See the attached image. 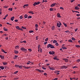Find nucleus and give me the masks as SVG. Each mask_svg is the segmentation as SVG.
<instances>
[{"label": "nucleus", "mask_w": 80, "mask_h": 80, "mask_svg": "<svg viewBox=\"0 0 80 80\" xmlns=\"http://www.w3.org/2000/svg\"><path fill=\"white\" fill-rule=\"evenodd\" d=\"M19 68L20 69H22V66H19Z\"/></svg>", "instance_id": "46"}, {"label": "nucleus", "mask_w": 80, "mask_h": 80, "mask_svg": "<svg viewBox=\"0 0 80 80\" xmlns=\"http://www.w3.org/2000/svg\"><path fill=\"white\" fill-rule=\"evenodd\" d=\"M36 70L38 71V72H39L40 73H42V72H44V71L42 70H40L39 69H36Z\"/></svg>", "instance_id": "4"}, {"label": "nucleus", "mask_w": 80, "mask_h": 80, "mask_svg": "<svg viewBox=\"0 0 80 80\" xmlns=\"http://www.w3.org/2000/svg\"><path fill=\"white\" fill-rule=\"evenodd\" d=\"M49 53L50 54H55V52L54 51H50Z\"/></svg>", "instance_id": "6"}, {"label": "nucleus", "mask_w": 80, "mask_h": 80, "mask_svg": "<svg viewBox=\"0 0 80 80\" xmlns=\"http://www.w3.org/2000/svg\"><path fill=\"white\" fill-rule=\"evenodd\" d=\"M62 49H67V48L65 47H62Z\"/></svg>", "instance_id": "30"}, {"label": "nucleus", "mask_w": 80, "mask_h": 80, "mask_svg": "<svg viewBox=\"0 0 80 80\" xmlns=\"http://www.w3.org/2000/svg\"><path fill=\"white\" fill-rule=\"evenodd\" d=\"M62 25V24L60 22H58L57 24V25L58 27V28H60V26Z\"/></svg>", "instance_id": "2"}, {"label": "nucleus", "mask_w": 80, "mask_h": 80, "mask_svg": "<svg viewBox=\"0 0 80 80\" xmlns=\"http://www.w3.org/2000/svg\"><path fill=\"white\" fill-rule=\"evenodd\" d=\"M32 18V17L30 16H29L28 17V18Z\"/></svg>", "instance_id": "33"}, {"label": "nucleus", "mask_w": 80, "mask_h": 80, "mask_svg": "<svg viewBox=\"0 0 80 80\" xmlns=\"http://www.w3.org/2000/svg\"><path fill=\"white\" fill-rule=\"evenodd\" d=\"M35 26L36 28H38V24H36L35 25Z\"/></svg>", "instance_id": "37"}, {"label": "nucleus", "mask_w": 80, "mask_h": 80, "mask_svg": "<svg viewBox=\"0 0 80 80\" xmlns=\"http://www.w3.org/2000/svg\"><path fill=\"white\" fill-rule=\"evenodd\" d=\"M76 47L77 48H79L80 47V45H76Z\"/></svg>", "instance_id": "31"}, {"label": "nucleus", "mask_w": 80, "mask_h": 80, "mask_svg": "<svg viewBox=\"0 0 80 80\" xmlns=\"http://www.w3.org/2000/svg\"><path fill=\"white\" fill-rule=\"evenodd\" d=\"M68 41L70 42H72V40L71 39H69V40H68Z\"/></svg>", "instance_id": "39"}, {"label": "nucleus", "mask_w": 80, "mask_h": 80, "mask_svg": "<svg viewBox=\"0 0 80 80\" xmlns=\"http://www.w3.org/2000/svg\"><path fill=\"white\" fill-rule=\"evenodd\" d=\"M19 46L18 45H17L15 47V48L17 49H19Z\"/></svg>", "instance_id": "17"}, {"label": "nucleus", "mask_w": 80, "mask_h": 80, "mask_svg": "<svg viewBox=\"0 0 80 80\" xmlns=\"http://www.w3.org/2000/svg\"><path fill=\"white\" fill-rule=\"evenodd\" d=\"M40 3H41V2H36V5H39V4Z\"/></svg>", "instance_id": "28"}, {"label": "nucleus", "mask_w": 80, "mask_h": 80, "mask_svg": "<svg viewBox=\"0 0 80 80\" xmlns=\"http://www.w3.org/2000/svg\"><path fill=\"white\" fill-rule=\"evenodd\" d=\"M57 15L58 16V18H61V17L60 16V14L59 13H58Z\"/></svg>", "instance_id": "18"}, {"label": "nucleus", "mask_w": 80, "mask_h": 80, "mask_svg": "<svg viewBox=\"0 0 80 80\" xmlns=\"http://www.w3.org/2000/svg\"><path fill=\"white\" fill-rule=\"evenodd\" d=\"M72 68H78V67H76V66H74V67H72Z\"/></svg>", "instance_id": "41"}, {"label": "nucleus", "mask_w": 80, "mask_h": 80, "mask_svg": "<svg viewBox=\"0 0 80 80\" xmlns=\"http://www.w3.org/2000/svg\"><path fill=\"white\" fill-rule=\"evenodd\" d=\"M60 8L62 10H64V8H63L62 7H61Z\"/></svg>", "instance_id": "55"}, {"label": "nucleus", "mask_w": 80, "mask_h": 80, "mask_svg": "<svg viewBox=\"0 0 80 80\" xmlns=\"http://www.w3.org/2000/svg\"><path fill=\"white\" fill-rule=\"evenodd\" d=\"M32 63V62H30V61H28V62L27 63V64H28H28H29L30 63Z\"/></svg>", "instance_id": "19"}, {"label": "nucleus", "mask_w": 80, "mask_h": 80, "mask_svg": "<svg viewBox=\"0 0 80 80\" xmlns=\"http://www.w3.org/2000/svg\"><path fill=\"white\" fill-rule=\"evenodd\" d=\"M44 75H45V76H47V74L46 73H44Z\"/></svg>", "instance_id": "59"}, {"label": "nucleus", "mask_w": 80, "mask_h": 80, "mask_svg": "<svg viewBox=\"0 0 80 80\" xmlns=\"http://www.w3.org/2000/svg\"><path fill=\"white\" fill-rule=\"evenodd\" d=\"M49 69H50V70H52V68H51V67H49Z\"/></svg>", "instance_id": "63"}, {"label": "nucleus", "mask_w": 80, "mask_h": 80, "mask_svg": "<svg viewBox=\"0 0 80 80\" xmlns=\"http://www.w3.org/2000/svg\"><path fill=\"white\" fill-rule=\"evenodd\" d=\"M49 10L50 11H53V8H50L49 9Z\"/></svg>", "instance_id": "25"}, {"label": "nucleus", "mask_w": 80, "mask_h": 80, "mask_svg": "<svg viewBox=\"0 0 80 80\" xmlns=\"http://www.w3.org/2000/svg\"><path fill=\"white\" fill-rule=\"evenodd\" d=\"M4 58V56H2L1 57V58L2 59H3Z\"/></svg>", "instance_id": "45"}, {"label": "nucleus", "mask_w": 80, "mask_h": 80, "mask_svg": "<svg viewBox=\"0 0 80 80\" xmlns=\"http://www.w3.org/2000/svg\"><path fill=\"white\" fill-rule=\"evenodd\" d=\"M9 11H12V8H9L8 9Z\"/></svg>", "instance_id": "24"}, {"label": "nucleus", "mask_w": 80, "mask_h": 80, "mask_svg": "<svg viewBox=\"0 0 80 80\" xmlns=\"http://www.w3.org/2000/svg\"><path fill=\"white\" fill-rule=\"evenodd\" d=\"M55 5H58V4H57L56 3H53L51 5V7H53L55 6Z\"/></svg>", "instance_id": "5"}, {"label": "nucleus", "mask_w": 80, "mask_h": 80, "mask_svg": "<svg viewBox=\"0 0 80 80\" xmlns=\"http://www.w3.org/2000/svg\"><path fill=\"white\" fill-rule=\"evenodd\" d=\"M48 39V38H47L46 39H45V41H47Z\"/></svg>", "instance_id": "38"}, {"label": "nucleus", "mask_w": 80, "mask_h": 80, "mask_svg": "<svg viewBox=\"0 0 80 80\" xmlns=\"http://www.w3.org/2000/svg\"><path fill=\"white\" fill-rule=\"evenodd\" d=\"M28 13H31L32 14H34V13L33 11H30L28 12Z\"/></svg>", "instance_id": "16"}, {"label": "nucleus", "mask_w": 80, "mask_h": 80, "mask_svg": "<svg viewBox=\"0 0 80 80\" xmlns=\"http://www.w3.org/2000/svg\"><path fill=\"white\" fill-rule=\"evenodd\" d=\"M22 42H23V43H26V40H24V41H23Z\"/></svg>", "instance_id": "62"}, {"label": "nucleus", "mask_w": 80, "mask_h": 80, "mask_svg": "<svg viewBox=\"0 0 80 80\" xmlns=\"http://www.w3.org/2000/svg\"><path fill=\"white\" fill-rule=\"evenodd\" d=\"M28 16L27 14H25L24 16V17L25 18H28Z\"/></svg>", "instance_id": "27"}, {"label": "nucleus", "mask_w": 80, "mask_h": 80, "mask_svg": "<svg viewBox=\"0 0 80 80\" xmlns=\"http://www.w3.org/2000/svg\"><path fill=\"white\" fill-rule=\"evenodd\" d=\"M59 72H60V71H55L54 73H57L58 74H60V73H59Z\"/></svg>", "instance_id": "8"}, {"label": "nucleus", "mask_w": 80, "mask_h": 80, "mask_svg": "<svg viewBox=\"0 0 80 80\" xmlns=\"http://www.w3.org/2000/svg\"><path fill=\"white\" fill-rule=\"evenodd\" d=\"M1 51L2 52H3V53H7V52L5 51V50H3V49H1Z\"/></svg>", "instance_id": "11"}, {"label": "nucleus", "mask_w": 80, "mask_h": 80, "mask_svg": "<svg viewBox=\"0 0 80 80\" xmlns=\"http://www.w3.org/2000/svg\"><path fill=\"white\" fill-rule=\"evenodd\" d=\"M77 62H80V59H78L77 60Z\"/></svg>", "instance_id": "42"}, {"label": "nucleus", "mask_w": 80, "mask_h": 80, "mask_svg": "<svg viewBox=\"0 0 80 80\" xmlns=\"http://www.w3.org/2000/svg\"><path fill=\"white\" fill-rule=\"evenodd\" d=\"M14 18V17H12L11 18V20L12 21H13Z\"/></svg>", "instance_id": "20"}, {"label": "nucleus", "mask_w": 80, "mask_h": 80, "mask_svg": "<svg viewBox=\"0 0 80 80\" xmlns=\"http://www.w3.org/2000/svg\"><path fill=\"white\" fill-rule=\"evenodd\" d=\"M29 33H32V32H33V31H29Z\"/></svg>", "instance_id": "34"}, {"label": "nucleus", "mask_w": 80, "mask_h": 80, "mask_svg": "<svg viewBox=\"0 0 80 80\" xmlns=\"http://www.w3.org/2000/svg\"><path fill=\"white\" fill-rule=\"evenodd\" d=\"M28 50L29 51V52H31L32 50L31 49H28Z\"/></svg>", "instance_id": "52"}, {"label": "nucleus", "mask_w": 80, "mask_h": 80, "mask_svg": "<svg viewBox=\"0 0 80 80\" xmlns=\"http://www.w3.org/2000/svg\"><path fill=\"white\" fill-rule=\"evenodd\" d=\"M22 28L23 29H26V28L25 27H22Z\"/></svg>", "instance_id": "50"}, {"label": "nucleus", "mask_w": 80, "mask_h": 80, "mask_svg": "<svg viewBox=\"0 0 80 80\" xmlns=\"http://www.w3.org/2000/svg\"><path fill=\"white\" fill-rule=\"evenodd\" d=\"M63 25L66 27H67V25L66 24H65V23H64V22L63 23Z\"/></svg>", "instance_id": "36"}, {"label": "nucleus", "mask_w": 80, "mask_h": 80, "mask_svg": "<svg viewBox=\"0 0 80 80\" xmlns=\"http://www.w3.org/2000/svg\"><path fill=\"white\" fill-rule=\"evenodd\" d=\"M79 9H80L78 7V6H75V8L74 9L75 10H79Z\"/></svg>", "instance_id": "7"}, {"label": "nucleus", "mask_w": 80, "mask_h": 80, "mask_svg": "<svg viewBox=\"0 0 80 80\" xmlns=\"http://www.w3.org/2000/svg\"><path fill=\"white\" fill-rule=\"evenodd\" d=\"M68 68V67L65 66H63L62 67V68H65L66 69Z\"/></svg>", "instance_id": "9"}, {"label": "nucleus", "mask_w": 80, "mask_h": 80, "mask_svg": "<svg viewBox=\"0 0 80 80\" xmlns=\"http://www.w3.org/2000/svg\"><path fill=\"white\" fill-rule=\"evenodd\" d=\"M53 59L54 60H57V61H58L59 60V59H58V58L56 57H55L53 58Z\"/></svg>", "instance_id": "14"}, {"label": "nucleus", "mask_w": 80, "mask_h": 80, "mask_svg": "<svg viewBox=\"0 0 80 80\" xmlns=\"http://www.w3.org/2000/svg\"><path fill=\"white\" fill-rule=\"evenodd\" d=\"M3 30L5 31H8V29H7L5 27H4L3 28Z\"/></svg>", "instance_id": "13"}, {"label": "nucleus", "mask_w": 80, "mask_h": 80, "mask_svg": "<svg viewBox=\"0 0 80 80\" xmlns=\"http://www.w3.org/2000/svg\"><path fill=\"white\" fill-rule=\"evenodd\" d=\"M47 47L48 48L50 47V48H55V47L54 46L51 44H48V45Z\"/></svg>", "instance_id": "1"}, {"label": "nucleus", "mask_w": 80, "mask_h": 80, "mask_svg": "<svg viewBox=\"0 0 80 80\" xmlns=\"http://www.w3.org/2000/svg\"><path fill=\"white\" fill-rule=\"evenodd\" d=\"M42 48H40V52H42Z\"/></svg>", "instance_id": "40"}, {"label": "nucleus", "mask_w": 80, "mask_h": 80, "mask_svg": "<svg viewBox=\"0 0 80 80\" xmlns=\"http://www.w3.org/2000/svg\"><path fill=\"white\" fill-rule=\"evenodd\" d=\"M40 45H39L38 46V48L40 49Z\"/></svg>", "instance_id": "58"}, {"label": "nucleus", "mask_w": 80, "mask_h": 80, "mask_svg": "<svg viewBox=\"0 0 80 80\" xmlns=\"http://www.w3.org/2000/svg\"><path fill=\"white\" fill-rule=\"evenodd\" d=\"M15 66L16 67L18 68L19 67V65H15Z\"/></svg>", "instance_id": "43"}, {"label": "nucleus", "mask_w": 80, "mask_h": 80, "mask_svg": "<svg viewBox=\"0 0 80 80\" xmlns=\"http://www.w3.org/2000/svg\"><path fill=\"white\" fill-rule=\"evenodd\" d=\"M78 30V28H76V29H75V32H77Z\"/></svg>", "instance_id": "61"}, {"label": "nucleus", "mask_w": 80, "mask_h": 80, "mask_svg": "<svg viewBox=\"0 0 80 80\" xmlns=\"http://www.w3.org/2000/svg\"><path fill=\"white\" fill-rule=\"evenodd\" d=\"M42 68L43 69H44V70H46L47 69L46 68H45L44 67H42Z\"/></svg>", "instance_id": "44"}, {"label": "nucleus", "mask_w": 80, "mask_h": 80, "mask_svg": "<svg viewBox=\"0 0 80 80\" xmlns=\"http://www.w3.org/2000/svg\"><path fill=\"white\" fill-rule=\"evenodd\" d=\"M48 43V42H44V44L45 45H46V44H47V43Z\"/></svg>", "instance_id": "60"}, {"label": "nucleus", "mask_w": 80, "mask_h": 80, "mask_svg": "<svg viewBox=\"0 0 80 80\" xmlns=\"http://www.w3.org/2000/svg\"><path fill=\"white\" fill-rule=\"evenodd\" d=\"M63 60L65 61V62H68V60L67 59H64Z\"/></svg>", "instance_id": "12"}, {"label": "nucleus", "mask_w": 80, "mask_h": 80, "mask_svg": "<svg viewBox=\"0 0 80 80\" xmlns=\"http://www.w3.org/2000/svg\"><path fill=\"white\" fill-rule=\"evenodd\" d=\"M5 39L6 40H8V37H6V38H5Z\"/></svg>", "instance_id": "56"}, {"label": "nucleus", "mask_w": 80, "mask_h": 80, "mask_svg": "<svg viewBox=\"0 0 80 80\" xmlns=\"http://www.w3.org/2000/svg\"><path fill=\"white\" fill-rule=\"evenodd\" d=\"M58 79V78H55L53 79V80H57Z\"/></svg>", "instance_id": "57"}, {"label": "nucleus", "mask_w": 80, "mask_h": 80, "mask_svg": "<svg viewBox=\"0 0 80 80\" xmlns=\"http://www.w3.org/2000/svg\"><path fill=\"white\" fill-rule=\"evenodd\" d=\"M14 53L16 54H17L19 53V52L18 51L14 50Z\"/></svg>", "instance_id": "10"}, {"label": "nucleus", "mask_w": 80, "mask_h": 80, "mask_svg": "<svg viewBox=\"0 0 80 80\" xmlns=\"http://www.w3.org/2000/svg\"><path fill=\"white\" fill-rule=\"evenodd\" d=\"M38 36H37L36 37V40H38Z\"/></svg>", "instance_id": "64"}, {"label": "nucleus", "mask_w": 80, "mask_h": 80, "mask_svg": "<svg viewBox=\"0 0 80 80\" xmlns=\"http://www.w3.org/2000/svg\"><path fill=\"white\" fill-rule=\"evenodd\" d=\"M18 71H17L16 72H15L14 74H17L18 73Z\"/></svg>", "instance_id": "47"}, {"label": "nucleus", "mask_w": 80, "mask_h": 80, "mask_svg": "<svg viewBox=\"0 0 80 80\" xmlns=\"http://www.w3.org/2000/svg\"><path fill=\"white\" fill-rule=\"evenodd\" d=\"M55 45H56V46H58V42H57V43H56Z\"/></svg>", "instance_id": "54"}, {"label": "nucleus", "mask_w": 80, "mask_h": 80, "mask_svg": "<svg viewBox=\"0 0 80 80\" xmlns=\"http://www.w3.org/2000/svg\"><path fill=\"white\" fill-rule=\"evenodd\" d=\"M23 18V17H22V16H20V18L21 19H22Z\"/></svg>", "instance_id": "49"}, {"label": "nucleus", "mask_w": 80, "mask_h": 80, "mask_svg": "<svg viewBox=\"0 0 80 80\" xmlns=\"http://www.w3.org/2000/svg\"><path fill=\"white\" fill-rule=\"evenodd\" d=\"M16 28L18 30H20V27L18 26H16Z\"/></svg>", "instance_id": "15"}, {"label": "nucleus", "mask_w": 80, "mask_h": 80, "mask_svg": "<svg viewBox=\"0 0 80 80\" xmlns=\"http://www.w3.org/2000/svg\"><path fill=\"white\" fill-rule=\"evenodd\" d=\"M14 21L16 22H18V19H16V20H14Z\"/></svg>", "instance_id": "51"}, {"label": "nucleus", "mask_w": 80, "mask_h": 80, "mask_svg": "<svg viewBox=\"0 0 80 80\" xmlns=\"http://www.w3.org/2000/svg\"><path fill=\"white\" fill-rule=\"evenodd\" d=\"M28 6V4H25L24 5V6Z\"/></svg>", "instance_id": "48"}, {"label": "nucleus", "mask_w": 80, "mask_h": 80, "mask_svg": "<svg viewBox=\"0 0 80 80\" xmlns=\"http://www.w3.org/2000/svg\"><path fill=\"white\" fill-rule=\"evenodd\" d=\"M52 30H54V29H55V27H54V26H52Z\"/></svg>", "instance_id": "29"}, {"label": "nucleus", "mask_w": 80, "mask_h": 80, "mask_svg": "<svg viewBox=\"0 0 80 80\" xmlns=\"http://www.w3.org/2000/svg\"><path fill=\"white\" fill-rule=\"evenodd\" d=\"M23 67H24V68H25V69H28V68H30L29 67H25L24 66H23Z\"/></svg>", "instance_id": "21"}, {"label": "nucleus", "mask_w": 80, "mask_h": 80, "mask_svg": "<svg viewBox=\"0 0 80 80\" xmlns=\"http://www.w3.org/2000/svg\"><path fill=\"white\" fill-rule=\"evenodd\" d=\"M20 49L22 51H27V49L24 47L21 48Z\"/></svg>", "instance_id": "3"}, {"label": "nucleus", "mask_w": 80, "mask_h": 80, "mask_svg": "<svg viewBox=\"0 0 80 80\" xmlns=\"http://www.w3.org/2000/svg\"><path fill=\"white\" fill-rule=\"evenodd\" d=\"M76 16H80V14H76Z\"/></svg>", "instance_id": "53"}, {"label": "nucleus", "mask_w": 80, "mask_h": 80, "mask_svg": "<svg viewBox=\"0 0 80 80\" xmlns=\"http://www.w3.org/2000/svg\"><path fill=\"white\" fill-rule=\"evenodd\" d=\"M0 68L2 69L3 70L4 69V67H3L1 66L0 67Z\"/></svg>", "instance_id": "22"}, {"label": "nucleus", "mask_w": 80, "mask_h": 80, "mask_svg": "<svg viewBox=\"0 0 80 80\" xmlns=\"http://www.w3.org/2000/svg\"><path fill=\"white\" fill-rule=\"evenodd\" d=\"M2 63L4 65H7V63L6 62H3Z\"/></svg>", "instance_id": "23"}, {"label": "nucleus", "mask_w": 80, "mask_h": 80, "mask_svg": "<svg viewBox=\"0 0 80 80\" xmlns=\"http://www.w3.org/2000/svg\"><path fill=\"white\" fill-rule=\"evenodd\" d=\"M36 5H37L36 2H34V4H33V5L34 6H35Z\"/></svg>", "instance_id": "32"}, {"label": "nucleus", "mask_w": 80, "mask_h": 80, "mask_svg": "<svg viewBox=\"0 0 80 80\" xmlns=\"http://www.w3.org/2000/svg\"><path fill=\"white\" fill-rule=\"evenodd\" d=\"M57 41L56 40H54L53 41V43H57Z\"/></svg>", "instance_id": "26"}, {"label": "nucleus", "mask_w": 80, "mask_h": 80, "mask_svg": "<svg viewBox=\"0 0 80 80\" xmlns=\"http://www.w3.org/2000/svg\"><path fill=\"white\" fill-rule=\"evenodd\" d=\"M72 40H74V41H75V39L73 37H72Z\"/></svg>", "instance_id": "35"}]
</instances>
